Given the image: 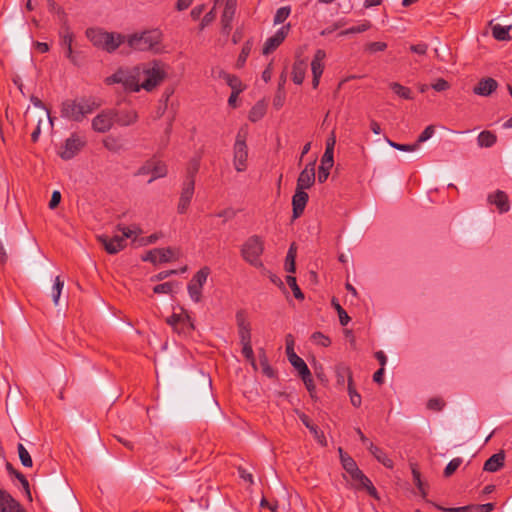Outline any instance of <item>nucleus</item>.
Here are the masks:
<instances>
[{
  "label": "nucleus",
  "instance_id": "5701e85b",
  "mask_svg": "<svg viewBox=\"0 0 512 512\" xmlns=\"http://www.w3.org/2000/svg\"><path fill=\"white\" fill-rule=\"evenodd\" d=\"M326 52L322 49L316 50L311 61V71L313 76H322L324 71V60Z\"/></svg>",
  "mask_w": 512,
  "mask_h": 512
},
{
  "label": "nucleus",
  "instance_id": "58836bf2",
  "mask_svg": "<svg viewBox=\"0 0 512 512\" xmlns=\"http://www.w3.org/2000/svg\"><path fill=\"white\" fill-rule=\"evenodd\" d=\"M64 288V280L60 278V276H57L54 280V284L52 286L51 290V296L52 300L55 306L59 304L60 295L62 293V290Z\"/></svg>",
  "mask_w": 512,
  "mask_h": 512
},
{
  "label": "nucleus",
  "instance_id": "09e8293b",
  "mask_svg": "<svg viewBox=\"0 0 512 512\" xmlns=\"http://www.w3.org/2000/svg\"><path fill=\"white\" fill-rule=\"evenodd\" d=\"M295 257H296V251H295L294 245H291V247L287 253L286 261H285V269H286V271H288L290 273L295 272Z\"/></svg>",
  "mask_w": 512,
  "mask_h": 512
},
{
  "label": "nucleus",
  "instance_id": "79ce46f5",
  "mask_svg": "<svg viewBox=\"0 0 512 512\" xmlns=\"http://www.w3.org/2000/svg\"><path fill=\"white\" fill-rule=\"evenodd\" d=\"M187 311L184 308H179V312H174L170 317L166 319L168 325H170L175 331L179 326L181 320H183L184 315H186Z\"/></svg>",
  "mask_w": 512,
  "mask_h": 512
},
{
  "label": "nucleus",
  "instance_id": "6e6d98bb",
  "mask_svg": "<svg viewBox=\"0 0 512 512\" xmlns=\"http://www.w3.org/2000/svg\"><path fill=\"white\" fill-rule=\"evenodd\" d=\"M387 142L388 144L399 150V151H404V152H413V151H416L418 149V143H414V144H399V143H396V142H393L389 139H387Z\"/></svg>",
  "mask_w": 512,
  "mask_h": 512
},
{
  "label": "nucleus",
  "instance_id": "4be33fe9",
  "mask_svg": "<svg viewBox=\"0 0 512 512\" xmlns=\"http://www.w3.org/2000/svg\"><path fill=\"white\" fill-rule=\"evenodd\" d=\"M138 113L135 109L117 110L116 123L120 126L127 127L134 125L138 121Z\"/></svg>",
  "mask_w": 512,
  "mask_h": 512
},
{
  "label": "nucleus",
  "instance_id": "cd10ccee",
  "mask_svg": "<svg viewBox=\"0 0 512 512\" xmlns=\"http://www.w3.org/2000/svg\"><path fill=\"white\" fill-rule=\"evenodd\" d=\"M336 378L337 383L340 385H344L345 381L347 380L348 386L353 385V377L352 372L350 368L346 365H338L336 368Z\"/></svg>",
  "mask_w": 512,
  "mask_h": 512
},
{
  "label": "nucleus",
  "instance_id": "f704fd0d",
  "mask_svg": "<svg viewBox=\"0 0 512 512\" xmlns=\"http://www.w3.org/2000/svg\"><path fill=\"white\" fill-rule=\"evenodd\" d=\"M497 137L490 131H482L477 138L480 147H491L496 143Z\"/></svg>",
  "mask_w": 512,
  "mask_h": 512
},
{
  "label": "nucleus",
  "instance_id": "c9c22d12",
  "mask_svg": "<svg viewBox=\"0 0 512 512\" xmlns=\"http://www.w3.org/2000/svg\"><path fill=\"white\" fill-rule=\"evenodd\" d=\"M118 230L126 237V239L132 240L143 233L142 229L136 224H132L130 226H119Z\"/></svg>",
  "mask_w": 512,
  "mask_h": 512
},
{
  "label": "nucleus",
  "instance_id": "680f3d73",
  "mask_svg": "<svg viewBox=\"0 0 512 512\" xmlns=\"http://www.w3.org/2000/svg\"><path fill=\"white\" fill-rule=\"evenodd\" d=\"M199 167H200V160H199V158H193L189 162V164H188V168H187L188 178H187V180H189V179H193L194 180V177H195L196 173L198 172Z\"/></svg>",
  "mask_w": 512,
  "mask_h": 512
},
{
  "label": "nucleus",
  "instance_id": "6ab92c4d",
  "mask_svg": "<svg viewBox=\"0 0 512 512\" xmlns=\"http://www.w3.org/2000/svg\"><path fill=\"white\" fill-rule=\"evenodd\" d=\"M308 194L302 190H295V193L292 197V206H293V218L296 219L300 217L306 207L308 202Z\"/></svg>",
  "mask_w": 512,
  "mask_h": 512
},
{
  "label": "nucleus",
  "instance_id": "dca6fc26",
  "mask_svg": "<svg viewBox=\"0 0 512 512\" xmlns=\"http://www.w3.org/2000/svg\"><path fill=\"white\" fill-rule=\"evenodd\" d=\"M18 501H16L7 491L0 488V512H23Z\"/></svg>",
  "mask_w": 512,
  "mask_h": 512
},
{
  "label": "nucleus",
  "instance_id": "9b49d317",
  "mask_svg": "<svg viewBox=\"0 0 512 512\" xmlns=\"http://www.w3.org/2000/svg\"><path fill=\"white\" fill-rule=\"evenodd\" d=\"M315 182V161L308 163L300 172L297 179L296 189L305 191L309 189Z\"/></svg>",
  "mask_w": 512,
  "mask_h": 512
},
{
  "label": "nucleus",
  "instance_id": "9d476101",
  "mask_svg": "<svg viewBox=\"0 0 512 512\" xmlns=\"http://www.w3.org/2000/svg\"><path fill=\"white\" fill-rule=\"evenodd\" d=\"M99 242L104 246L109 254H116L126 247V237L122 234L109 238L108 236H98Z\"/></svg>",
  "mask_w": 512,
  "mask_h": 512
},
{
  "label": "nucleus",
  "instance_id": "b1692460",
  "mask_svg": "<svg viewBox=\"0 0 512 512\" xmlns=\"http://www.w3.org/2000/svg\"><path fill=\"white\" fill-rule=\"evenodd\" d=\"M504 461L505 455L503 452L493 454L488 460H486L483 469L488 472H496L503 467Z\"/></svg>",
  "mask_w": 512,
  "mask_h": 512
},
{
  "label": "nucleus",
  "instance_id": "f3484780",
  "mask_svg": "<svg viewBox=\"0 0 512 512\" xmlns=\"http://www.w3.org/2000/svg\"><path fill=\"white\" fill-rule=\"evenodd\" d=\"M74 40V34L68 26L62 27L60 31V44L66 49V57L72 62L76 63L72 43Z\"/></svg>",
  "mask_w": 512,
  "mask_h": 512
},
{
  "label": "nucleus",
  "instance_id": "393cba45",
  "mask_svg": "<svg viewBox=\"0 0 512 512\" xmlns=\"http://www.w3.org/2000/svg\"><path fill=\"white\" fill-rule=\"evenodd\" d=\"M307 64L304 60H297L292 67V80L295 84L303 83L306 75Z\"/></svg>",
  "mask_w": 512,
  "mask_h": 512
},
{
  "label": "nucleus",
  "instance_id": "f8f14e48",
  "mask_svg": "<svg viewBox=\"0 0 512 512\" xmlns=\"http://www.w3.org/2000/svg\"><path fill=\"white\" fill-rule=\"evenodd\" d=\"M194 185L195 182L193 179H189L184 182L177 206L179 214L186 213L194 194Z\"/></svg>",
  "mask_w": 512,
  "mask_h": 512
},
{
  "label": "nucleus",
  "instance_id": "49530a36",
  "mask_svg": "<svg viewBox=\"0 0 512 512\" xmlns=\"http://www.w3.org/2000/svg\"><path fill=\"white\" fill-rule=\"evenodd\" d=\"M17 449H18L19 459H20L22 465L25 467H32V465H33L32 458H31L28 450L24 447V445L19 443Z\"/></svg>",
  "mask_w": 512,
  "mask_h": 512
},
{
  "label": "nucleus",
  "instance_id": "a18cd8bd",
  "mask_svg": "<svg viewBox=\"0 0 512 512\" xmlns=\"http://www.w3.org/2000/svg\"><path fill=\"white\" fill-rule=\"evenodd\" d=\"M187 288H188V293H189L190 298L194 302H199L201 300V298H202V289H203V287H201L200 285L196 284L195 282H193L191 280L189 282Z\"/></svg>",
  "mask_w": 512,
  "mask_h": 512
},
{
  "label": "nucleus",
  "instance_id": "2f4dec72",
  "mask_svg": "<svg viewBox=\"0 0 512 512\" xmlns=\"http://www.w3.org/2000/svg\"><path fill=\"white\" fill-rule=\"evenodd\" d=\"M30 100L33 103V105L40 110L38 116H45V119L47 120L48 127L52 129L53 119L51 118L50 112L44 106L43 102L36 96H31Z\"/></svg>",
  "mask_w": 512,
  "mask_h": 512
},
{
  "label": "nucleus",
  "instance_id": "338daca9",
  "mask_svg": "<svg viewBox=\"0 0 512 512\" xmlns=\"http://www.w3.org/2000/svg\"><path fill=\"white\" fill-rule=\"evenodd\" d=\"M386 48L387 44L385 42H370L365 46V50L369 53L384 51Z\"/></svg>",
  "mask_w": 512,
  "mask_h": 512
},
{
  "label": "nucleus",
  "instance_id": "f03ea898",
  "mask_svg": "<svg viewBox=\"0 0 512 512\" xmlns=\"http://www.w3.org/2000/svg\"><path fill=\"white\" fill-rule=\"evenodd\" d=\"M162 40V31L158 28H153L125 35L124 43L132 51L158 52Z\"/></svg>",
  "mask_w": 512,
  "mask_h": 512
},
{
  "label": "nucleus",
  "instance_id": "a19ab883",
  "mask_svg": "<svg viewBox=\"0 0 512 512\" xmlns=\"http://www.w3.org/2000/svg\"><path fill=\"white\" fill-rule=\"evenodd\" d=\"M102 143L107 150L114 153L119 152L122 149L120 140L112 135L105 137Z\"/></svg>",
  "mask_w": 512,
  "mask_h": 512
},
{
  "label": "nucleus",
  "instance_id": "37998d69",
  "mask_svg": "<svg viewBox=\"0 0 512 512\" xmlns=\"http://www.w3.org/2000/svg\"><path fill=\"white\" fill-rule=\"evenodd\" d=\"M242 345V354L244 357L250 362L252 367L256 369V360L254 358V353L251 345V341L240 342Z\"/></svg>",
  "mask_w": 512,
  "mask_h": 512
},
{
  "label": "nucleus",
  "instance_id": "473e14b6",
  "mask_svg": "<svg viewBox=\"0 0 512 512\" xmlns=\"http://www.w3.org/2000/svg\"><path fill=\"white\" fill-rule=\"evenodd\" d=\"M235 11L224 8V11L222 13L221 17V25H222V32L225 35H228L232 29V20L234 18Z\"/></svg>",
  "mask_w": 512,
  "mask_h": 512
},
{
  "label": "nucleus",
  "instance_id": "39448f33",
  "mask_svg": "<svg viewBox=\"0 0 512 512\" xmlns=\"http://www.w3.org/2000/svg\"><path fill=\"white\" fill-rule=\"evenodd\" d=\"M241 256L251 266L263 267L261 255L264 252V240L258 235H252L242 244Z\"/></svg>",
  "mask_w": 512,
  "mask_h": 512
},
{
  "label": "nucleus",
  "instance_id": "ddd939ff",
  "mask_svg": "<svg viewBox=\"0 0 512 512\" xmlns=\"http://www.w3.org/2000/svg\"><path fill=\"white\" fill-rule=\"evenodd\" d=\"M290 25H286L281 27L273 36L269 37L264 46H263V54L268 55L272 53L286 38Z\"/></svg>",
  "mask_w": 512,
  "mask_h": 512
},
{
  "label": "nucleus",
  "instance_id": "e2e57ef3",
  "mask_svg": "<svg viewBox=\"0 0 512 512\" xmlns=\"http://www.w3.org/2000/svg\"><path fill=\"white\" fill-rule=\"evenodd\" d=\"M347 390H348V394H349V397H350L351 404L354 407H359L361 405V396L356 391V389L354 387V384L350 385L349 387H347Z\"/></svg>",
  "mask_w": 512,
  "mask_h": 512
},
{
  "label": "nucleus",
  "instance_id": "bb28decb",
  "mask_svg": "<svg viewBox=\"0 0 512 512\" xmlns=\"http://www.w3.org/2000/svg\"><path fill=\"white\" fill-rule=\"evenodd\" d=\"M300 419L302 423L310 430V432L314 435L315 439L321 445H326V439L322 431L318 430L317 426L313 425L309 419V417L305 414L300 415Z\"/></svg>",
  "mask_w": 512,
  "mask_h": 512
},
{
  "label": "nucleus",
  "instance_id": "603ef678",
  "mask_svg": "<svg viewBox=\"0 0 512 512\" xmlns=\"http://www.w3.org/2000/svg\"><path fill=\"white\" fill-rule=\"evenodd\" d=\"M259 364L261 366L262 372L269 378L274 377V370L269 365L268 359L265 355V353H262L259 356Z\"/></svg>",
  "mask_w": 512,
  "mask_h": 512
},
{
  "label": "nucleus",
  "instance_id": "2eb2a0df",
  "mask_svg": "<svg viewBox=\"0 0 512 512\" xmlns=\"http://www.w3.org/2000/svg\"><path fill=\"white\" fill-rule=\"evenodd\" d=\"M248 161V148L247 145H234L233 147V164L238 172H243L247 169Z\"/></svg>",
  "mask_w": 512,
  "mask_h": 512
},
{
  "label": "nucleus",
  "instance_id": "423d86ee",
  "mask_svg": "<svg viewBox=\"0 0 512 512\" xmlns=\"http://www.w3.org/2000/svg\"><path fill=\"white\" fill-rule=\"evenodd\" d=\"M137 176L151 175L148 183L167 175V166L164 162L152 158L147 160L136 172Z\"/></svg>",
  "mask_w": 512,
  "mask_h": 512
},
{
  "label": "nucleus",
  "instance_id": "7c9ffc66",
  "mask_svg": "<svg viewBox=\"0 0 512 512\" xmlns=\"http://www.w3.org/2000/svg\"><path fill=\"white\" fill-rule=\"evenodd\" d=\"M183 318H185V320H181L175 332L178 333L179 335L188 336L194 330V324L188 312L186 313V315H184Z\"/></svg>",
  "mask_w": 512,
  "mask_h": 512
},
{
  "label": "nucleus",
  "instance_id": "c03bdc74",
  "mask_svg": "<svg viewBox=\"0 0 512 512\" xmlns=\"http://www.w3.org/2000/svg\"><path fill=\"white\" fill-rule=\"evenodd\" d=\"M371 27V24L369 21H363L362 23L358 24L357 26L350 27L346 30H343L339 33V36H345L348 34H356V33H362L367 31Z\"/></svg>",
  "mask_w": 512,
  "mask_h": 512
},
{
  "label": "nucleus",
  "instance_id": "6e6552de",
  "mask_svg": "<svg viewBox=\"0 0 512 512\" xmlns=\"http://www.w3.org/2000/svg\"><path fill=\"white\" fill-rule=\"evenodd\" d=\"M141 259L146 262H150L154 265L160 263H166L177 259L176 250L166 247V248H155L147 251L142 255Z\"/></svg>",
  "mask_w": 512,
  "mask_h": 512
},
{
  "label": "nucleus",
  "instance_id": "4d7b16f0",
  "mask_svg": "<svg viewBox=\"0 0 512 512\" xmlns=\"http://www.w3.org/2000/svg\"><path fill=\"white\" fill-rule=\"evenodd\" d=\"M290 12H291V9L289 6H284V7L279 8L276 11V14L274 17V23L275 24L283 23L290 15Z\"/></svg>",
  "mask_w": 512,
  "mask_h": 512
},
{
  "label": "nucleus",
  "instance_id": "1a4fd4ad",
  "mask_svg": "<svg viewBox=\"0 0 512 512\" xmlns=\"http://www.w3.org/2000/svg\"><path fill=\"white\" fill-rule=\"evenodd\" d=\"M85 144L86 141L83 137L72 134L65 140L64 145L59 151V156L64 160H70L81 151Z\"/></svg>",
  "mask_w": 512,
  "mask_h": 512
},
{
  "label": "nucleus",
  "instance_id": "774afa93",
  "mask_svg": "<svg viewBox=\"0 0 512 512\" xmlns=\"http://www.w3.org/2000/svg\"><path fill=\"white\" fill-rule=\"evenodd\" d=\"M434 132H435L434 126H432V125L427 126L424 129V131L420 134V136L418 137V140L415 143H418V146H419L421 143L429 140L433 136Z\"/></svg>",
  "mask_w": 512,
  "mask_h": 512
},
{
  "label": "nucleus",
  "instance_id": "864d4df0",
  "mask_svg": "<svg viewBox=\"0 0 512 512\" xmlns=\"http://www.w3.org/2000/svg\"><path fill=\"white\" fill-rule=\"evenodd\" d=\"M251 49H252V43L250 41H247L242 50H241V53L237 59V66L238 67H242L244 66L250 52H251Z\"/></svg>",
  "mask_w": 512,
  "mask_h": 512
},
{
  "label": "nucleus",
  "instance_id": "13d9d810",
  "mask_svg": "<svg viewBox=\"0 0 512 512\" xmlns=\"http://www.w3.org/2000/svg\"><path fill=\"white\" fill-rule=\"evenodd\" d=\"M461 463H462L461 458L452 459L444 469V476L450 477L459 468Z\"/></svg>",
  "mask_w": 512,
  "mask_h": 512
},
{
  "label": "nucleus",
  "instance_id": "a878e982",
  "mask_svg": "<svg viewBox=\"0 0 512 512\" xmlns=\"http://www.w3.org/2000/svg\"><path fill=\"white\" fill-rule=\"evenodd\" d=\"M368 450L386 468L393 467V461L387 456V454L381 448L375 446L373 443H369Z\"/></svg>",
  "mask_w": 512,
  "mask_h": 512
},
{
  "label": "nucleus",
  "instance_id": "bf43d9fd",
  "mask_svg": "<svg viewBox=\"0 0 512 512\" xmlns=\"http://www.w3.org/2000/svg\"><path fill=\"white\" fill-rule=\"evenodd\" d=\"M248 134H249L248 125L245 124V125L241 126L236 135V140H235L234 145H238V144L246 145V139L248 137Z\"/></svg>",
  "mask_w": 512,
  "mask_h": 512
},
{
  "label": "nucleus",
  "instance_id": "a211bd4d",
  "mask_svg": "<svg viewBox=\"0 0 512 512\" xmlns=\"http://www.w3.org/2000/svg\"><path fill=\"white\" fill-rule=\"evenodd\" d=\"M351 479L357 488H365L371 496H376L377 492L372 482L363 474V472L356 468L354 471L349 473Z\"/></svg>",
  "mask_w": 512,
  "mask_h": 512
},
{
  "label": "nucleus",
  "instance_id": "aec40b11",
  "mask_svg": "<svg viewBox=\"0 0 512 512\" xmlns=\"http://www.w3.org/2000/svg\"><path fill=\"white\" fill-rule=\"evenodd\" d=\"M498 87L495 79L487 77L481 79L478 84L473 88L476 95L487 97L491 95Z\"/></svg>",
  "mask_w": 512,
  "mask_h": 512
},
{
  "label": "nucleus",
  "instance_id": "c756f323",
  "mask_svg": "<svg viewBox=\"0 0 512 512\" xmlns=\"http://www.w3.org/2000/svg\"><path fill=\"white\" fill-rule=\"evenodd\" d=\"M219 77L226 81V83L231 87L232 91H235L236 93L242 92V83L236 76L221 70L219 72Z\"/></svg>",
  "mask_w": 512,
  "mask_h": 512
},
{
  "label": "nucleus",
  "instance_id": "052dcab7",
  "mask_svg": "<svg viewBox=\"0 0 512 512\" xmlns=\"http://www.w3.org/2000/svg\"><path fill=\"white\" fill-rule=\"evenodd\" d=\"M173 288H174L173 282H165V283L156 285L153 288V291L156 294H170L173 292Z\"/></svg>",
  "mask_w": 512,
  "mask_h": 512
},
{
  "label": "nucleus",
  "instance_id": "5fc2aeb1",
  "mask_svg": "<svg viewBox=\"0 0 512 512\" xmlns=\"http://www.w3.org/2000/svg\"><path fill=\"white\" fill-rule=\"evenodd\" d=\"M332 305L338 312L340 324L342 326H346L348 324V322L350 321V317L348 316L346 311L341 307V305L335 299L332 300Z\"/></svg>",
  "mask_w": 512,
  "mask_h": 512
},
{
  "label": "nucleus",
  "instance_id": "72a5a7b5",
  "mask_svg": "<svg viewBox=\"0 0 512 512\" xmlns=\"http://www.w3.org/2000/svg\"><path fill=\"white\" fill-rule=\"evenodd\" d=\"M389 87L398 97L402 99L410 100L413 98L411 89L401 85L398 82H391Z\"/></svg>",
  "mask_w": 512,
  "mask_h": 512
},
{
  "label": "nucleus",
  "instance_id": "412c9836",
  "mask_svg": "<svg viewBox=\"0 0 512 512\" xmlns=\"http://www.w3.org/2000/svg\"><path fill=\"white\" fill-rule=\"evenodd\" d=\"M488 202L494 204L500 213H505L509 210L508 195L501 190H497L494 194L488 196Z\"/></svg>",
  "mask_w": 512,
  "mask_h": 512
},
{
  "label": "nucleus",
  "instance_id": "4c0bfd02",
  "mask_svg": "<svg viewBox=\"0 0 512 512\" xmlns=\"http://www.w3.org/2000/svg\"><path fill=\"white\" fill-rule=\"evenodd\" d=\"M338 451L340 454L341 464L348 474L354 471V469L358 468L354 459L350 457L348 454L344 453L342 448H339Z\"/></svg>",
  "mask_w": 512,
  "mask_h": 512
},
{
  "label": "nucleus",
  "instance_id": "8fccbe9b",
  "mask_svg": "<svg viewBox=\"0 0 512 512\" xmlns=\"http://www.w3.org/2000/svg\"><path fill=\"white\" fill-rule=\"evenodd\" d=\"M209 274L210 269L208 267H203L192 277L191 280L196 284L200 285L201 287H203L207 281Z\"/></svg>",
  "mask_w": 512,
  "mask_h": 512
},
{
  "label": "nucleus",
  "instance_id": "0e129e2a",
  "mask_svg": "<svg viewBox=\"0 0 512 512\" xmlns=\"http://www.w3.org/2000/svg\"><path fill=\"white\" fill-rule=\"evenodd\" d=\"M216 18V11H215V6L208 12L204 15V17L202 18L201 20V23H200V30H203L205 27H207L208 25H210Z\"/></svg>",
  "mask_w": 512,
  "mask_h": 512
},
{
  "label": "nucleus",
  "instance_id": "de8ad7c7",
  "mask_svg": "<svg viewBox=\"0 0 512 512\" xmlns=\"http://www.w3.org/2000/svg\"><path fill=\"white\" fill-rule=\"evenodd\" d=\"M333 164L334 163H331V162H330V165L327 162L324 163V155L322 156L321 165H320L319 171H318V181L320 183H323L327 180V178L329 176V171L333 167Z\"/></svg>",
  "mask_w": 512,
  "mask_h": 512
},
{
  "label": "nucleus",
  "instance_id": "3c124183",
  "mask_svg": "<svg viewBox=\"0 0 512 512\" xmlns=\"http://www.w3.org/2000/svg\"><path fill=\"white\" fill-rule=\"evenodd\" d=\"M286 282L289 285V287L292 289L295 298H297L299 300H303L304 294L302 293L301 289L297 285L296 278L294 276L289 275L286 277Z\"/></svg>",
  "mask_w": 512,
  "mask_h": 512
},
{
  "label": "nucleus",
  "instance_id": "20e7f679",
  "mask_svg": "<svg viewBox=\"0 0 512 512\" xmlns=\"http://www.w3.org/2000/svg\"><path fill=\"white\" fill-rule=\"evenodd\" d=\"M97 107L95 101L86 98L66 100L61 105L60 114L67 120L81 122Z\"/></svg>",
  "mask_w": 512,
  "mask_h": 512
},
{
  "label": "nucleus",
  "instance_id": "7ed1b4c3",
  "mask_svg": "<svg viewBox=\"0 0 512 512\" xmlns=\"http://www.w3.org/2000/svg\"><path fill=\"white\" fill-rule=\"evenodd\" d=\"M86 37L95 47L108 53H113L125 42V35L116 32H108L101 28L87 29Z\"/></svg>",
  "mask_w": 512,
  "mask_h": 512
},
{
  "label": "nucleus",
  "instance_id": "c85d7f7f",
  "mask_svg": "<svg viewBox=\"0 0 512 512\" xmlns=\"http://www.w3.org/2000/svg\"><path fill=\"white\" fill-rule=\"evenodd\" d=\"M336 144V135L335 132L332 131L330 136L326 140V148L324 152V163L327 162L330 165L334 163V147Z\"/></svg>",
  "mask_w": 512,
  "mask_h": 512
},
{
  "label": "nucleus",
  "instance_id": "0eeeda50",
  "mask_svg": "<svg viewBox=\"0 0 512 512\" xmlns=\"http://www.w3.org/2000/svg\"><path fill=\"white\" fill-rule=\"evenodd\" d=\"M117 110L105 109L98 113L91 122L92 129L97 133L110 131L116 122Z\"/></svg>",
  "mask_w": 512,
  "mask_h": 512
},
{
  "label": "nucleus",
  "instance_id": "e433bc0d",
  "mask_svg": "<svg viewBox=\"0 0 512 512\" xmlns=\"http://www.w3.org/2000/svg\"><path fill=\"white\" fill-rule=\"evenodd\" d=\"M291 365L298 371L299 375L308 374V366L304 362L302 358H300L297 354H290L288 357Z\"/></svg>",
  "mask_w": 512,
  "mask_h": 512
},
{
  "label": "nucleus",
  "instance_id": "69168bd1",
  "mask_svg": "<svg viewBox=\"0 0 512 512\" xmlns=\"http://www.w3.org/2000/svg\"><path fill=\"white\" fill-rule=\"evenodd\" d=\"M311 339L313 342L323 347H327L331 343L330 339L321 332H314L311 336Z\"/></svg>",
  "mask_w": 512,
  "mask_h": 512
},
{
  "label": "nucleus",
  "instance_id": "ea45409f",
  "mask_svg": "<svg viewBox=\"0 0 512 512\" xmlns=\"http://www.w3.org/2000/svg\"><path fill=\"white\" fill-rule=\"evenodd\" d=\"M510 27L501 26L496 24L492 27V35L496 40L506 41L510 39L509 35Z\"/></svg>",
  "mask_w": 512,
  "mask_h": 512
},
{
  "label": "nucleus",
  "instance_id": "f257e3e1",
  "mask_svg": "<svg viewBox=\"0 0 512 512\" xmlns=\"http://www.w3.org/2000/svg\"><path fill=\"white\" fill-rule=\"evenodd\" d=\"M170 66L160 59H151L130 67H120L105 79L107 85L121 84L126 92L148 93L160 87L169 76Z\"/></svg>",
  "mask_w": 512,
  "mask_h": 512
},
{
  "label": "nucleus",
  "instance_id": "4468645a",
  "mask_svg": "<svg viewBox=\"0 0 512 512\" xmlns=\"http://www.w3.org/2000/svg\"><path fill=\"white\" fill-rule=\"evenodd\" d=\"M236 322L240 342L251 341V325L245 311L240 310L236 313Z\"/></svg>",
  "mask_w": 512,
  "mask_h": 512
}]
</instances>
